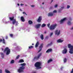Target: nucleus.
Returning <instances> with one entry per match:
<instances>
[{
	"instance_id": "f257e3e1",
	"label": "nucleus",
	"mask_w": 73,
	"mask_h": 73,
	"mask_svg": "<svg viewBox=\"0 0 73 73\" xmlns=\"http://www.w3.org/2000/svg\"><path fill=\"white\" fill-rule=\"evenodd\" d=\"M21 66L19 67V68L17 70L18 72L19 73H22L24 72V69H25V66H26V63H23L21 64H20Z\"/></svg>"
},
{
	"instance_id": "f03ea898",
	"label": "nucleus",
	"mask_w": 73,
	"mask_h": 73,
	"mask_svg": "<svg viewBox=\"0 0 73 73\" xmlns=\"http://www.w3.org/2000/svg\"><path fill=\"white\" fill-rule=\"evenodd\" d=\"M34 65L35 67L38 69H41V63L40 62H37Z\"/></svg>"
},
{
	"instance_id": "7ed1b4c3",
	"label": "nucleus",
	"mask_w": 73,
	"mask_h": 73,
	"mask_svg": "<svg viewBox=\"0 0 73 73\" xmlns=\"http://www.w3.org/2000/svg\"><path fill=\"white\" fill-rule=\"evenodd\" d=\"M68 47L70 48L69 53L70 54H73V46L71 45L70 44H68Z\"/></svg>"
},
{
	"instance_id": "20e7f679",
	"label": "nucleus",
	"mask_w": 73,
	"mask_h": 73,
	"mask_svg": "<svg viewBox=\"0 0 73 73\" xmlns=\"http://www.w3.org/2000/svg\"><path fill=\"white\" fill-rule=\"evenodd\" d=\"M6 52V55H8L11 52V50L8 47H6L5 48V49L4 52Z\"/></svg>"
},
{
	"instance_id": "39448f33",
	"label": "nucleus",
	"mask_w": 73,
	"mask_h": 73,
	"mask_svg": "<svg viewBox=\"0 0 73 73\" xmlns=\"http://www.w3.org/2000/svg\"><path fill=\"white\" fill-rule=\"evenodd\" d=\"M56 27H57V24H55L54 25H51L49 27V29L50 31H52V30H54L55 29Z\"/></svg>"
},
{
	"instance_id": "423d86ee",
	"label": "nucleus",
	"mask_w": 73,
	"mask_h": 73,
	"mask_svg": "<svg viewBox=\"0 0 73 73\" xmlns=\"http://www.w3.org/2000/svg\"><path fill=\"white\" fill-rule=\"evenodd\" d=\"M41 54H42V53H40L38 54L37 56H35L34 57L33 59V60H37L38 59V58H40V57L41 56Z\"/></svg>"
},
{
	"instance_id": "0eeeda50",
	"label": "nucleus",
	"mask_w": 73,
	"mask_h": 73,
	"mask_svg": "<svg viewBox=\"0 0 73 73\" xmlns=\"http://www.w3.org/2000/svg\"><path fill=\"white\" fill-rule=\"evenodd\" d=\"M60 30H59V31L58 32V30H57L55 31V34L56 35H57L58 36L60 34Z\"/></svg>"
},
{
	"instance_id": "6e6552de",
	"label": "nucleus",
	"mask_w": 73,
	"mask_h": 73,
	"mask_svg": "<svg viewBox=\"0 0 73 73\" xmlns=\"http://www.w3.org/2000/svg\"><path fill=\"white\" fill-rule=\"evenodd\" d=\"M67 52H68V50L66 48H65L64 50H63L62 51V53L63 54H66L67 53Z\"/></svg>"
},
{
	"instance_id": "1a4fd4ad",
	"label": "nucleus",
	"mask_w": 73,
	"mask_h": 73,
	"mask_svg": "<svg viewBox=\"0 0 73 73\" xmlns=\"http://www.w3.org/2000/svg\"><path fill=\"white\" fill-rule=\"evenodd\" d=\"M43 47V44H40V45L39 46V48L40 49V50L38 51V53L40 52L41 50H42V48Z\"/></svg>"
},
{
	"instance_id": "9d476101",
	"label": "nucleus",
	"mask_w": 73,
	"mask_h": 73,
	"mask_svg": "<svg viewBox=\"0 0 73 73\" xmlns=\"http://www.w3.org/2000/svg\"><path fill=\"white\" fill-rule=\"evenodd\" d=\"M41 20H42V17L40 16L37 20V21L38 22H41Z\"/></svg>"
},
{
	"instance_id": "9b49d317",
	"label": "nucleus",
	"mask_w": 73,
	"mask_h": 73,
	"mask_svg": "<svg viewBox=\"0 0 73 73\" xmlns=\"http://www.w3.org/2000/svg\"><path fill=\"white\" fill-rule=\"evenodd\" d=\"M40 26L41 24H39L35 26V28L36 29H38V28H39L40 27Z\"/></svg>"
},
{
	"instance_id": "f8f14e48",
	"label": "nucleus",
	"mask_w": 73,
	"mask_h": 73,
	"mask_svg": "<svg viewBox=\"0 0 73 73\" xmlns=\"http://www.w3.org/2000/svg\"><path fill=\"white\" fill-rule=\"evenodd\" d=\"M2 41L3 44H5V39H4L3 38L2 40V39H0V42H1Z\"/></svg>"
},
{
	"instance_id": "ddd939ff",
	"label": "nucleus",
	"mask_w": 73,
	"mask_h": 73,
	"mask_svg": "<svg viewBox=\"0 0 73 73\" xmlns=\"http://www.w3.org/2000/svg\"><path fill=\"white\" fill-rule=\"evenodd\" d=\"M66 20V18H64L63 19L61 20L60 22V23H63L64 21H65Z\"/></svg>"
},
{
	"instance_id": "4468645a",
	"label": "nucleus",
	"mask_w": 73,
	"mask_h": 73,
	"mask_svg": "<svg viewBox=\"0 0 73 73\" xmlns=\"http://www.w3.org/2000/svg\"><path fill=\"white\" fill-rule=\"evenodd\" d=\"M52 52V49L50 48L48 49V50L46 51V52L49 53V52Z\"/></svg>"
},
{
	"instance_id": "2eb2a0df",
	"label": "nucleus",
	"mask_w": 73,
	"mask_h": 73,
	"mask_svg": "<svg viewBox=\"0 0 73 73\" xmlns=\"http://www.w3.org/2000/svg\"><path fill=\"white\" fill-rule=\"evenodd\" d=\"M64 41V40H61L60 39H59L57 40V42L58 43L59 42H62Z\"/></svg>"
},
{
	"instance_id": "dca6fc26",
	"label": "nucleus",
	"mask_w": 73,
	"mask_h": 73,
	"mask_svg": "<svg viewBox=\"0 0 73 73\" xmlns=\"http://www.w3.org/2000/svg\"><path fill=\"white\" fill-rule=\"evenodd\" d=\"M21 19L23 22H24V21H25V19H24V18L23 17H21Z\"/></svg>"
},
{
	"instance_id": "f3484780",
	"label": "nucleus",
	"mask_w": 73,
	"mask_h": 73,
	"mask_svg": "<svg viewBox=\"0 0 73 73\" xmlns=\"http://www.w3.org/2000/svg\"><path fill=\"white\" fill-rule=\"evenodd\" d=\"M38 45H39V42L38 41L36 42L35 44V48H37V47H38Z\"/></svg>"
},
{
	"instance_id": "a211bd4d",
	"label": "nucleus",
	"mask_w": 73,
	"mask_h": 73,
	"mask_svg": "<svg viewBox=\"0 0 73 73\" xmlns=\"http://www.w3.org/2000/svg\"><path fill=\"white\" fill-rule=\"evenodd\" d=\"M53 15V14L52 13H49L48 14V16H52Z\"/></svg>"
},
{
	"instance_id": "6ab92c4d",
	"label": "nucleus",
	"mask_w": 73,
	"mask_h": 73,
	"mask_svg": "<svg viewBox=\"0 0 73 73\" xmlns=\"http://www.w3.org/2000/svg\"><path fill=\"white\" fill-rule=\"evenodd\" d=\"M17 21H16V19H14L13 21H12V23L13 24V25H14L16 23Z\"/></svg>"
},
{
	"instance_id": "aec40b11",
	"label": "nucleus",
	"mask_w": 73,
	"mask_h": 73,
	"mask_svg": "<svg viewBox=\"0 0 73 73\" xmlns=\"http://www.w3.org/2000/svg\"><path fill=\"white\" fill-rule=\"evenodd\" d=\"M24 62V61L23 59H20L19 62H20V63L21 62Z\"/></svg>"
},
{
	"instance_id": "412c9836",
	"label": "nucleus",
	"mask_w": 73,
	"mask_h": 73,
	"mask_svg": "<svg viewBox=\"0 0 73 73\" xmlns=\"http://www.w3.org/2000/svg\"><path fill=\"white\" fill-rule=\"evenodd\" d=\"M52 61H53V60L52 59H50L47 62L48 64H49V63H50V62H52Z\"/></svg>"
},
{
	"instance_id": "4be33fe9",
	"label": "nucleus",
	"mask_w": 73,
	"mask_h": 73,
	"mask_svg": "<svg viewBox=\"0 0 73 73\" xmlns=\"http://www.w3.org/2000/svg\"><path fill=\"white\" fill-rule=\"evenodd\" d=\"M9 19L11 21H12L14 20V17H10Z\"/></svg>"
},
{
	"instance_id": "5701e85b",
	"label": "nucleus",
	"mask_w": 73,
	"mask_h": 73,
	"mask_svg": "<svg viewBox=\"0 0 73 73\" xmlns=\"http://www.w3.org/2000/svg\"><path fill=\"white\" fill-rule=\"evenodd\" d=\"M40 37L42 40H44V35L42 34L40 36Z\"/></svg>"
},
{
	"instance_id": "b1692460",
	"label": "nucleus",
	"mask_w": 73,
	"mask_h": 73,
	"mask_svg": "<svg viewBox=\"0 0 73 73\" xmlns=\"http://www.w3.org/2000/svg\"><path fill=\"white\" fill-rule=\"evenodd\" d=\"M29 24L31 25V24H33V22H32L31 20H29Z\"/></svg>"
},
{
	"instance_id": "393cba45",
	"label": "nucleus",
	"mask_w": 73,
	"mask_h": 73,
	"mask_svg": "<svg viewBox=\"0 0 73 73\" xmlns=\"http://www.w3.org/2000/svg\"><path fill=\"white\" fill-rule=\"evenodd\" d=\"M63 61L64 63H65V62H66V61H67V59H66V58H64Z\"/></svg>"
},
{
	"instance_id": "a878e982",
	"label": "nucleus",
	"mask_w": 73,
	"mask_h": 73,
	"mask_svg": "<svg viewBox=\"0 0 73 73\" xmlns=\"http://www.w3.org/2000/svg\"><path fill=\"white\" fill-rule=\"evenodd\" d=\"M5 72H6L7 73H11V72L10 71L7 69L5 70Z\"/></svg>"
},
{
	"instance_id": "bb28decb",
	"label": "nucleus",
	"mask_w": 73,
	"mask_h": 73,
	"mask_svg": "<svg viewBox=\"0 0 73 73\" xmlns=\"http://www.w3.org/2000/svg\"><path fill=\"white\" fill-rule=\"evenodd\" d=\"M67 24L68 25H70L72 24V23H71L70 21H68L67 23Z\"/></svg>"
},
{
	"instance_id": "cd10ccee",
	"label": "nucleus",
	"mask_w": 73,
	"mask_h": 73,
	"mask_svg": "<svg viewBox=\"0 0 73 73\" xmlns=\"http://www.w3.org/2000/svg\"><path fill=\"white\" fill-rule=\"evenodd\" d=\"M53 44V42H51L50 44H49L47 45V46H51Z\"/></svg>"
},
{
	"instance_id": "c85d7f7f",
	"label": "nucleus",
	"mask_w": 73,
	"mask_h": 73,
	"mask_svg": "<svg viewBox=\"0 0 73 73\" xmlns=\"http://www.w3.org/2000/svg\"><path fill=\"white\" fill-rule=\"evenodd\" d=\"M46 26V24H45V23H43L41 26V27L42 28H43V27H45Z\"/></svg>"
},
{
	"instance_id": "c756f323",
	"label": "nucleus",
	"mask_w": 73,
	"mask_h": 73,
	"mask_svg": "<svg viewBox=\"0 0 73 73\" xmlns=\"http://www.w3.org/2000/svg\"><path fill=\"white\" fill-rule=\"evenodd\" d=\"M1 57L3 58H4V54L3 53H1Z\"/></svg>"
},
{
	"instance_id": "7c9ffc66",
	"label": "nucleus",
	"mask_w": 73,
	"mask_h": 73,
	"mask_svg": "<svg viewBox=\"0 0 73 73\" xmlns=\"http://www.w3.org/2000/svg\"><path fill=\"white\" fill-rule=\"evenodd\" d=\"M33 48V46H30L29 47V48L30 49H32Z\"/></svg>"
},
{
	"instance_id": "2f4dec72",
	"label": "nucleus",
	"mask_w": 73,
	"mask_h": 73,
	"mask_svg": "<svg viewBox=\"0 0 73 73\" xmlns=\"http://www.w3.org/2000/svg\"><path fill=\"white\" fill-rule=\"evenodd\" d=\"M14 62H15V61L13 60H11L10 63L11 64H13Z\"/></svg>"
},
{
	"instance_id": "473e14b6",
	"label": "nucleus",
	"mask_w": 73,
	"mask_h": 73,
	"mask_svg": "<svg viewBox=\"0 0 73 73\" xmlns=\"http://www.w3.org/2000/svg\"><path fill=\"white\" fill-rule=\"evenodd\" d=\"M20 57V55H18L16 58V59L17 60V59H19V57Z\"/></svg>"
},
{
	"instance_id": "72a5a7b5",
	"label": "nucleus",
	"mask_w": 73,
	"mask_h": 73,
	"mask_svg": "<svg viewBox=\"0 0 73 73\" xmlns=\"http://www.w3.org/2000/svg\"><path fill=\"white\" fill-rule=\"evenodd\" d=\"M10 36L11 37H13V35L12 34H10Z\"/></svg>"
},
{
	"instance_id": "f704fd0d",
	"label": "nucleus",
	"mask_w": 73,
	"mask_h": 73,
	"mask_svg": "<svg viewBox=\"0 0 73 73\" xmlns=\"http://www.w3.org/2000/svg\"><path fill=\"white\" fill-rule=\"evenodd\" d=\"M70 5H67V9H69V8H70Z\"/></svg>"
},
{
	"instance_id": "c9c22d12",
	"label": "nucleus",
	"mask_w": 73,
	"mask_h": 73,
	"mask_svg": "<svg viewBox=\"0 0 73 73\" xmlns=\"http://www.w3.org/2000/svg\"><path fill=\"white\" fill-rule=\"evenodd\" d=\"M59 13H61V9H59L58 10Z\"/></svg>"
},
{
	"instance_id": "e433bc0d",
	"label": "nucleus",
	"mask_w": 73,
	"mask_h": 73,
	"mask_svg": "<svg viewBox=\"0 0 73 73\" xmlns=\"http://www.w3.org/2000/svg\"><path fill=\"white\" fill-rule=\"evenodd\" d=\"M53 33H50V37H51L53 35Z\"/></svg>"
},
{
	"instance_id": "4c0bfd02",
	"label": "nucleus",
	"mask_w": 73,
	"mask_h": 73,
	"mask_svg": "<svg viewBox=\"0 0 73 73\" xmlns=\"http://www.w3.org/2000/svg\"><path fill=\"white\" fill-rule=\"evenodd\" d=\"M48 27L49 28V26H50V23H48L47 25Z\"/></svg>"
},
{
	"instance_id": "58836bf2",
	"label": "nucleus",
	"mask_w": 73,
	"mask_h": 73,
	"mask_svg": "<svg viewBox=\"0 0 73 73\" xmlns=\"http://www.w3.org/2000/svg\"><path fill=\"white\" fill-rule=\"evenodd\" d=\"M53 13H57V11L56 10H54L53 11Z\"/></svg>"
},
{
	"instance_id": "ea45409f",
	"label": "nucleus",
	"mask_w": 73,
	"mask_h": 73,
	"mask_svg": "<svg viewBox=\"0 0 73 73\" xmlns=\"http://www.w3.org/2000/svg\"><path fill=\"white\" fill-rule=\"evenodd\" d=\"M23 14H25V15H26V16H27V14L26 13H25V12H23Z\"/></svg>"
},
{
	"instance_id": "a19ab883",
	"label": "nucleus",
	"mask_w": 73,
	"mask_h": 73,
	"mask_svg": "<svg viewBox=\"0 0 73 73\" xmlns=\"http://www.w3.org/2000/svg\"><path fill=\"white\" fill-rule=\"evenodd\" d=\"M57 5H55V6H54L55 8H57Z\"/></svg>"
},
{
	"instance_id": "79ce46f5",
	"label": "nucleus",
	"mask_w": 73,
	"mask_h": 73,
	"mask_svg": "<svg viewBox=\"0 0 73 73\" xmlns=\"http://www.w3.org/2000/svg\"><path fill=\"white\" fill-rule=\"evenodd\" d=\"M16 23H17V24L15 25L16 26H17L18 25L17 24L18 22H17V21Z\"/></svg>"
},
{
	"instance_id": "37998d69",
	"label": "nucleus",
	"mask_w": 73,
	"mask_h": 73,
	"mask_svg": "<svg viewBox=\"0 0 73 73\" xmlns=\"http://www.w3.org/2000/svg\"><path fill=\"white\" fill-rule=\"evenodd\" d=\"M45 39H46L47 40V39H48V36H46L45 38Z\"/></svg>"
},
{
	"instance_id": "c03bdc74",
	"label": "nucleus",
	"mask_w": 73,
	"mask_h": 73,
	"mask_svg": "<svg viewBox=\"0 0 73 73\" xmlns=\"http://www.w3.org/2000/svg\"><path fill=\"white\" fill-rule=\"evenodd\" d=\"M0 73H2V70L1 69L0 70Z\"/></svg>"
},
{
	"instance_id": "a18cd8bd",
	"label": "nucleus",
	"mask_w": 73,
	"mask_h": 73,
	"mask_svg": "<svg viewBox=\"0 0 73 73\" xmlns=\"http://www.w3.org/2000/svg\"><path fill=\"white\" fill-rule=\"evenodd\" d=\"M62 69H63V67H62L60 69H61V70H62Z\"/></svg>"
},
{
	"instance_id": "49530a36",
	"label": "nucleus",
	"mask_w": 73,
	"mask_h": 73,
	"mask_svg": "<svg viewBox=\"0 0 73 73\" xmlns=\"http://www.w3.org/2000/svg\"><path fill=\"white\" fill-rule=\"evenodd\" d=\"M5 39H8V36H6Z\"/></svg>"
},
{
	"instance_id": "de8ad7c7",
	"label": "nucleus",
	"mask_w": 73,
	"mask_h": 73,
	"mask_svg": "<svg viewBox=\"0 0 73 73\" xmlns=\"http://www.w3.org/2000/svg\"><path fill=\"white\" fill-rule=\"evenodd\" d=\"M31 7H34L35 5H32L31 6Z\"/></svg>"
},
{
	"instance_id": "09e8293b",
	"label": "nucleus",
	"mask_w": 73,
	"mask_h": 73,
	"mask_svg": "<svg viewBox=\"0 0 73 73\" xmlns=\"http://www.w3.org/2000/svg\"><path fill=\"white\" fill-rule=\"evenodd\" d=\"M24 5V4H22V3H21V6H23V5Z\"/></svg>"
},
{
	"instance_id": "8fccbe9b",
	"label": "nucleus",
	"mask_w": 73,
	"mask_h": 73,
	"mask_svg": "<svg viewBox=\"0 0 73 73\" xmlns=\"http://www.w3.org/2000/svg\"><path fill=\"white\" fill-rule=\"evenodd\" d=\"M17 5H18V6H19L20 5V4H19V3L17 4Z\"/></svg>"
},
{
	"instance_id": "3c124183",
	"label": "nucleus",
	"mask_w": 73,
	"mask_h": 73,
	"mask_svg": "<svg viewBox=\"0 0 73 73\" xmlns=\"http://www.w3.org/2000/svg\"><path fill=\"white\" fill-rule=\"evenodd\" d=\"M64 8V7H61V8H62V9Z\"/></svg>"
},
{
	"instance_id": "603ef678",
	"label": "nucleus",
	"mask_w": 73,
	"mask_h": 73,
	"mask_svg": "<svg viewBox=\"0 0 73 73\" xmlns=\"http://www.w3.org/2000/svg\"><path fill=\"white\" fill-rule=\"evenodd\" d=\"M46 33V31H45L44 32V33H45V34Z\"/></svg>"
},
{
	"instance_id": "864d4df0",
	"label": "nucleus",
	"mask_w": 73,
	"mask_h": 73,
	"mask_svg": "<svg viewBox=\"0 0 73 73\" xmlns=\"http://www.w3.org/2000/svg\"><path fill=\"white\" fill-rule=\"evenodd\" d=\"M1 50H4V49H3V48H1Z\"/></svg>"
},
{
	"instance_id": "5fc2aeb1",
	"label": "nucleus",
	"mask_w": 73,
	"mask_h": 73,
	"mask_svg": "<svg viewBox=\"0 0 73 73\" xmlns=\"http://www.w3.org/2000/svg\"><path fill=\"white\" fill-rule=\"evenodd\" d=\"M53 0H52L51 1V3H52V2H53Z\"/></svg>"
},
{
	"instance_id": "6e6d98bb",
	"label": "nucleus",
	"mask_w": 73,
	"mask_h": 73,
	"mask_svg": "<svg viewBox=\"0 0 73 73\" xmlns=\"http://www.w3.org/2000/svg\"><path fill=\"white\" fill-rule=\"evenodd\" d=\"M11 28H12V29H13V26Z\"/></svg>"
},
{
	"instance_id": "4d7b16f0",
	"label": "nucleus",
	"mask_w": 73,
	"mask_h": 73,
	"mask_svg": "<svg viewBox=\"0 0 73 73\" xmlns=\"http://www.w3.org/2000/svg\"><path fill=\"white\" fill-rule=\"evenodd\" d=\"M71 29H73V27L71 28Z\"/></svg>"
},
{
	"instance_id": "13d9d810",
	"label": "nucleus",
	"mask_w": 73,
	"mask_h": 73,
	"mask_svg": "<svg viewBox=\"0 0 73 73\" xmlns=\"http://www.w3.org/2000/svg\"><path fill=\"white\" fill-rule=\"evenodd\" d=\"M42 4H44V3H42Z\"/></svg>"
},
{
	"instance_id": "bf43d9fd",
	"label": "nucleus",
	"mask_w": 73,
	"mask_h": 73,
	"mask_svg": "<svg viewBox=\"0 0 73 73\" xmlns=\"http://www.w3.org/2000/svg\"><path fill=\"white\" fill-rule=\"evenodd\" d=\"M33 73H36V72H34Z\"/></svg>"
},
{
	"instance_id": "052dcab7",
	"label": "nucleus",
	"mask_w": 73,
	"mask_h": 73,
	"mask_svg": "<svg viewBox=\"0 0 73 73\" xmlns=\"http://www.w3.org/2000/svg\"><path fill=\"white\" fill-rule=\"evenodd\" d=\"M25 6H27V5H25Z\"/></svg>"
},
{
	"instance_id": "680f3d73",
	"label": "nucleus",
	"mask_w": 73,
	"mask_h": 73,
	"mask_svg": "<svg viewBox=\"0 0 73 73\" xmlns=\"http://www.w3.org/2000/svg\"><path fill=\"white\" fill-rule=\"evenodd\" d=\"M32 45H34V44H32Z\"/></svg>"
}]
</instances>
